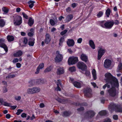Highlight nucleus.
Masks as SVG:
<instances>
[{"mask_svg": "<svg viewBox=\"0 0 122 122\" xmlns=\"http://www.w3.org/2000/svg\"><path fill=\"white\" fill-rule=\"evenodd\" d=\"M105 80L106 82L110 83L111 85L118 86V83L117 80L115 77H113L110 73H107L105 75Z\"/></svg>", "mask_w": 122, "mask_h": 122, "instance_id": "obj_1", "label": "nucleus"}, {"mask_svg": "<svg viewBox=\"0 0 122 122\" xmlns=\"http://www.w3.org/2000/svg\"><path fill=\"white\" fill-rule=\"evenodd\" d=\"M110 111L114 110L116 112H122V107L114 103H111L109 106Z\"/></svg>", "mask_w": 122, "mask_h": 122, "instance_id": "obj_2", "label": "nucleus"}, {"mask_svg": "<svg viewBox=\"0 0 122 122\" xmlns=\"http://www.w3.org/2000/svg\"><path fill=\"white\" fill-rule=\"evenodd\" d=\"M111 86L112 87L108 90V94L109 96L112 97H114L117 95L115 87H118L119 86H118L113 85V86L111 85Z\"/></svg>", "mask_w": 122, "mask_h": 122, "instance_id": "obj_3", "label": "nucleus"}, {"mask_svg": "<svg viewBox=\"0 0 122 122\" xmlns=\"http://www.w3.org/2000/svg\"><path fill=\"white\" fill-rule=\"evenodd\" d=\"M114 23L113 21H107L104 24L102 23L101 24V26L102 27L106 29H110L113 26Z\"/></svg>", "mask_w": 122, "mask_h": 122, "instance_id": "obj_4", "label": "nucleus"}, {"mask_svg": "<svg viewBox=\"0 0 122 122\" xmlns=\"http://www.w3.org/2000/svg\"><path fill=\"white\" fill-rule=\"evenodd\" d=\"M22 17L19 15L16 16L14 18V24L16 25H19L22 23Z\"/></svg>", "mask_w": 122, "mask_h": 122, "instance_id": "obj_5", "label": "nucleus"}, {"mask_svg": "<svg viewBox=\"0 0 122 122\" xmlns=\"http://www.w3.org/2000/svg\"><path fill=\"white\" fill-rule=\"evenodd\" d=\"M78 61V58L76 57L72 56L70 57L68 60V64L69 65L75 64Z\"/></svg>", "mask_w": 122, "mask_h": 122, "instance_id": "obj_6", "label": "nucleus"}, {"mask_svg": "<svg viewBox=\"0 0 122 122\" xmlns=\"http://www.w3.org/2000/svg\"><path fill=\"white\" fill-rule=\"evenodd\" d=\"M56 55L55 58V62L57 63L59 62L62 60V55L58 51L56 52Z\"/></svg>", "mask_w": 122, "mask_h": 122, "instance_id": "obj_7", "label": "nucleus"}, {"mask_svg": "<svg viewBox=\"0 0 122 122\" xmlns=\"http://www.w3.org/2000/svg\"><path fill=\"white\" fill-rule=\"evenodd\" d=\"M77 66L79 69L82 71H85L87 68L86 65L82 62H78L77 63Z\"/></svg>", "mask_w": 122, "mask_h": 122, "instance_id": "obj_8", "label": "nucleus"}, {"mask_svg": "<svg viewBox=\"0 0 122 122\" xmlns=\"http://www.w3.org/2000/svg\"><path fill=\"white\" fill-rule=\"evenodd\" d=\"M5 40L2 39H0V47L3 48L6 52L8 51V48L6 45L5 44Z\"/></svg>", "mask_w": 122, "mask_h": 122, "instance_id": "obj_9", "label": "nucleus"}, {"mask_svg": "<svg viewBox=\"0 0 122 122\" xmlns=\"http://www.w3.org/2000/svg\"><path fill=\"white\" fill-rule=\"evenodd\" d=\"M105 51L104 49L101 48L99 50L98 55L97 58L98 60H100V59L103 55L105 53Z\"/></svg>", "mask_w": 122, "mask_h": 122, "instance_id": "obj_10", "label": "nucleus"}, {"mask_svg": "<svg viewBox=\"0 0 122 122\" xmlns=\"http://www.w3.org/2000/svg\"><path fill=\"white\" fill-rule=\"evenodd\" d=\"M111 63V61L109 59H106L104 62V66L107 68H109L110 66Z\"/></svg>", "mask_w": 122, "mask_h": 122, "instance_id": "obj_11", "label": "nucleus"}, {"mask_svg": "<svg viewBox=\"0 0 122 122\" xmlns=\"http://www.w3.org/2000/svg\"><path fill=\"white\" fill-rule=\"evenodd\" d=\"M95 115V112L92 111H88L86 114V116L88 117H92L94 116Z\"/></svg>", "mask_w": 122, "mask_h": 122, "instance_id": "obj_12", "label": "nucleus"}, {"mask_svg": "<svg viewBox=\"0 0 122 122\" xmlns=\"http://www.w3.org/2000/svg\"><path fill=\"white\" fill-rule=\"evenodd\" d=\"M67 44L69 46H73L74 45V42L72 39H68L66 41Z\"/></svg>", "mask_w": 122, "mask_h": 122, "instance_id": "obj_13", "label": "nucleus"}, {"mask_svg": "<svg viewBox=\"0 0 122 122\" xmlns=\"http://www.w3.org/2000/svg\"><path fill=\"white\" fill-rule=\"evenodd\" d=\"M64 73V70L62 67H59L57 69V74L58 75H61Z\"/></svg>", "mask_w": 122, "mask_h": 122, "instance_id": "obj_14", "label": "nucleus"}, {"mask_svg": "<svg viewBox=\"0 0 122 122\" xmlns=\"http://www.w3.org/2000/svg\"><path fill=\"white\" fill-rule=\"evenodd\" d=\"M91 90L90 89H87L84 91L85 95L87 97H90L91 96Z\"/></svg>", "mask_w": 122, "mask_h": 122, "instance_id": "obj_15", "label": "nucleus"}, {"mask_svg": "<svg viewBox=\"0 0 122 122\" xmlns=\"http://www.w3.org/2000/svg\"><path fill=\"white\" fill-rule=\"evenodd\" d=\"M51 39L50 35L48 34H46V38L45 42L46 44H48L50 41Z\"/></svg>", "mask_w": 122, "mask_h": 122, "instance_id": "obj_16", "label": "nucleus"}, {"mask_svg": "<svg viewBox=\"0 0 122 122\" xmlns=\"http://www.w3.org/2000/svg\"><path fill=\"white\" fill-rule=\"evenodd\" d=\"M44 64L43 63H41L37 67L36 69V71L35 72V73L36 74H37L39 73L40 70L43 68L44 67Z\"/></svg>", "mask_w": 122, "mask_h": 122, "instance_id": "obj_17", "label": "nucleus"}, {"mask_svg": "<svg viewBox=\"0 0 122 122\" xmlns=\"http://www.w3.org/2000/svg\"><path fill=\"white\" fill-rule=\"evenodd\" d=\"M73 16L72 15H67L65 20L66 22H68L70 21L73 18Z\"/></svg>", "mask_w": 122, "mask_h": 122, "instance_id": "obj_18", "label": "nucleus"}, {"mask_svg": "<svg viewBox=\"0 0 122 122\" xmlns=\"http://www.w3.org/2000/svg\"><path fill=\"white\" fill-rule=\"evenodd\" d=\"M36 84L37 85L44 84L45 83V81L44 80L38 79L35 80Z\"/></svg>", "mask_w": 122, "mask_h": 122, "instance_id": "obj_19", "label": "nucleus"}, {"mask_svg": "<svg viewBox=\"0 0 122 122\" xmlns=\"http://www.w3.org/2000/svg\"><path fill=\"white\" fill-rule=\"evenodd\" d=\"M74 85L76 87L80 88L81 87V83L77 81H75L73 82Z\"/></svg>", "mask_w": 122, "mask_h": 122, "instance_id": "obj_20", "label": "nucleus"}, {"mask_svg": "<svg viewBox=\"0 0 122 122\" xmlns=\"http://www.w3.org/2000/svg\"><path fill=\"white\" fill-rule=\"evenodd\" d=\"M81 58L83 61L86 62L88 60L87 56L85 55L82 54L81 55Z\"/></svg>", "mask_w": 122, "mask_h": 122, "instance_id": "obj_21", "label": "nucleus"}, {"mask_svg": "<svg viewBox=\"0 0 122 122\" xmlns=\"http://www.w3.org/2000/svg\"><path fill=\"white\" fill-rule=\"evenodd\" d=\"M22 53L21 51H19L14 54V56L15 57H20L21 56Z\"/></svg>", "mask_w": 122, "mask_h": 122, "instance_id": "obj_22", "label": "nucleus"}, {"mask_svg": "<svg viewBox=\"0 0 122 122\" xmlns=\"http://www.w3.org/2000/svg\"><path fill=\"white\" fill-rule=\"evenodd\" d=\"M35 3V2L31 0L29 1L28 2V3L29 4V7L30 8H32L34 5V4Z\"/></svg>", "mask_w": 122, "mask_h": 122, "instance_id": "obj_23", "label": "nucleus"}, {"mask_svg": "<svg viewBox=\"0 0 122 122\" xmlns=\"http://www.w3.org/2000/svg\"><path fill=\"white\" fill-rule=\"evenodd\" d=\"M71 114L70 112L66 111L63 112L62 115L63 117H66L70 115Z\"/></svg>", "mask_w": 122, "mask_h": 122, "instance_id": "obj_24", "label": "nucleus"}, {"mask_svg": "<svg viewBox=\"0 0 122 122\" xmlns=\"http://www.w3.org/2000/svg\"><path fill=\"white\" fill-rule=\"evenodd\" d=\"M122 71V63H120L119 64L118 66V68L117 71L118 72H121Z\"/></svg>", "mask_w": 122, "mask_h": 122, "instance_id": "obj_25", "label": "nucleus"}, {"mask_svg": "<svg viewBox=\"0 0 122 122\" xmlns=\"http://www.w3.org/2000/svg\"><path fill=\"white\" fill-rule=\"evenodd\" d=\"M89 44L90 46L92 49H95V46L94 42L92 40H91L89 41Z\"/></svg>", "mask_w": 122, "mask_h": 122, "instance_id": "obj_26", "label": "nucleus"}, {"mask_svg": "<svg viewBox=\"0 0 122 122\" xmlns=\"http://www.w3.org/2000/svg\"><path fill=\"white\" fill-rule=\"evenodd\" d=\"M27 92L29 94H34L33 87L28 89L27 90Z\"/></svg>", "mask_w": 122, "mask_h": 122, "instance_id": "obj_27", "label": "nucleus"}, {"mask_svg": "<svg viewBox=\"0 0 122 122\" xmlns=\"http://www.w3.org/2000/svg\"><path fill=\"white\" fill-rule=\"evenodd\" d=\"M34 23V20L31 18L30 17L28 20V25L30 26H31L33 25Z\"/></svg>", "mask_w": 122, "mask_h": 122, "instance_id": "obj_28", "label": "nucleus"}, {"mask_svg": "<svg viewBox=\"0 0 122 122\" xmlns=\"http://www.w3.org/2000/svg\"><path fill=\"white\" fill-rule=\"evenodd\" d=\"M33 88L34 94L39 92L41 90L40 88L38 87H33Z\"/></svg>", "mask_w": 122, "mask_h": 122, "instance_id": "obj_29", "label": "nucleus"}, {"mask_svg": "<svg viewBox=\"0 0 122 122\" xmlns=\"http://www.w3.org/2000/svg\"><path fill=\"white\" fill-rule=\"evenodd\" d=\"M28 83L29 84V86L31 87L33 86L34 84H36L35 80H32L30 81Z\"/></svg>", "mask_w": 122, "mask_h": 122, "instance_id": "obj_30", "label": "nucleus"}, {"mask_svg": "<svg viewBox=\"0 0 122 122\" xmlns=\"http://www.w3.org/2000/svg\"><path fill=\"white\" fill-rule=\"evenodd\" d=\"M64 36H62L59 39V45L60 46H61L62 45V44L65 40V38L64 37Z\"/></svg>", "mask_w": 122, "mask_h": 122, "instance_id": "obj_31", "label": "nucleus"}, {"mask_svg": "<svg viewBox=\"0 0 122 122\" xmlns=\"http://www.w3.org/2000/svg\"><path fill=\"white\" fill-rule=\"evenodd\" d=\"M7 39L9 41H13L14 39V37L11 36H7Z\"/></svg>", "mask_w": 122, "mask_h": 122, "instance_id": "obj_32", "label": "nucleus"}, {"mask_svg": "<svg viewBox=\"0 0 122 122\" xmlns=\"http://www.w3.org/2000/svg\"><path fill=\"white\" fill-rule=\"evenodd\" d=\"M92 73L94 79L95 80H96L97 79V77L96 76V71L95 69H93V70Z\"/></svg>", "mask_w": 122, "mask_h": 122, "instance_id": "obj_33", "label": "nucleus"}, {"mask_svg": "<svg viewBox=\"0 0 122 122\" xmlns=\"http://www.w3.org/2000/svg\"><path fill=\"white\" fill-rule=\"evenodd\" d=\"M107 111L105 110L99 112V114L101 116H105L107 114Z\"/></svg>", "mask_w": 122, "mask_h": 122, "instance_id": "obj_34", "label": "nucleus"}, {"mask_svg": "<svg viewBox=\"0 0 122 122\" xmlns=\"http://www.w3.org/2000/svg\"><path fill=\"white\" fill-rule=\"evenodd\" d=\"M52 69V67L51 66H50L47 67L44 71V72L45 73L47 72L50 71Z\"/></svg>", "mask_w": 122, "mask_h": 122, "instance_id": "obj_35", "label": "nucleus"}, {"mask_svg": "<svg viewBox=\"0 0 122 122\" xmlns=\"http://www.w3.org/2000/svg\"><path fill=\"white\" fill-rule=\"evenodd\" d=\"M5 23L2 19L0 20V26L1 27L4 26L5 25Z\"/></svg>", "mask_w": 122, "mask_h": 122, "instance_id": "obj_36", "label": "nucleus"}, {"mask_svg": "<svg viewBox=\"0 0 122 122\" xmlns=\"http://www.w3.org/2000/svg\"><path fill=\"white\" fill-rule=\"evenodd\" d=\"M2 10L5 13V14L7 13L9 11V10L6 7H3L2 8Z\"/></svg>", "mask_w": 122, "mask_h": 122, "instance_id": "obj_37", "label": "nucleus"}, {"mask_svg": "<svg viewBox=\"0 0 122 122\" xmlns=\"http://www.w3.org/2000/svg\"><path fill=\"white\" fill-rule=\"evenodd\" d=\"M15 77V75L14 74H10L6 77V78L10 79L13 78Z\"/></svg>", "mask_w": 122, "mask_h": 122, "instance_id": "obj_38", "label": "nucleus"}, {"mask_svg": "<svg viewBox=\"0 0 122 122\" xmlns=\"http://www.w3.org/2000/svg\"><path fill=\"white\" fill-rule=\"evenodd\" d=\"M111 13V10L109 8H108L106 10V14L107 15V17H109V15L110 14V13Z\"/></svg>", "mask_w": 122, "mask_h": 122, "instance_id": "obj_39", "label": "nucleus"}, {"mask_svg": "<svg viewBox=\"0 0 122 122\" xmlns=\"http://www.w3.org/2000/svg\"><path fill=\"white\" fill-rule=\"evenodd\" d=\"M55 99L59 102L63 103L65 100L61 99L59 98H55Z\"/></svg>", "mask_w": 122, "mask_h": 122, "instance_id": "obj_40", "label": "nucleus"}, {"mask_svg": "<svg viewBox=\"0 0 122 122\" xmlns=\"http://www.w3.org/2000/svg\"><path fill=\"white\" fill-rule=\"evenodd\" d=\"M110 85H111L110 83H107L103 86V89H105L106 87H107L108 88H109L110 87Z\"/></svg>", "mask_w": 122, "mask_h": 122, "instance_id": "obj_41", "label": "nucleus"}, {"mask_svg": "<svg viewBox=\"0 0 122 122\" xmlns=\"http://www.w3.org/2000/svg\"><path fill=\"white\" fill-rule=\"evenodd\" d=\"M69 70L71 72L74 71H76V68L74 66H73L69 68Z\"/></svg>", "mask_w": 122, "mask_h": 122, "instance_id": "obj_42", "label": "nucleus"}, {"mask_svg": "<svg viewBox=\"0 0 122 122\" xmlns=\"http://www.w3.org/2000/svg\"><path fill=\"white\" fill-rule=\"evenodd\" d=\"M103 13L102 11H100L99 12L97 15V16L98 18L101 17L103 15Z\"/></svg>", "mask_w": 122, "mask_h": 122, "instance_id": "obj_43", "label": "nucleus"}, {"mask_svg": "<svg viewBox=\"0 0 122 122\" xmlns=\"http://www.w3.org/2000/svg\"><path fill=\"white\" fill-rule=\"evenodd\" d=\"M3 105L4 106L8 107H10L11 105L10 103H9L6 102H5Z\"/></svg>", "mask_w": 122, "mask_h": 122, "instance_id": "obj_44", "label": "nucleus"}, {"mask_svg": "<svg viewBox=\"0 0 122 122\" xmlns=\"http://www.w3.org/2000/svg\"><path fill=\"white\" fill-rule=\"evenodd\" d=\"M50 23L51 24L52 26L54 25L55 24V23L54 21L51 19L50 20Z\"/></svg>", "mask_w": 122, "mask_h": 122, "instance_id": "obj_45", "label": "nucleus"}, {"mask_svg": "<svg viewBox=\"0 0 122 122\" xmlns=\"http://www.w3.org/2000/svg\"><path fill=\"white\" fill-rule=\"evenodd\" d=\"M90 74V71L88 70H86V71L85 73V75L86 76H89Z\"/></svg>", "mask_w": 122, "mask_h": 122, "instance_id": "obj_46", "label": "nucleus"}, {"mask_svg": "<svg viewBox=\"0 0 122 122\" xmlns=\"http://www.w3.org/2000/svg\"><path fill=\"white\" fill-rule=\"evenodd\" d=\"M23 111L22 110L19 109L17 110V112L16 113V114L17 115H19L21 112H22Z\"/></svg>", "mask_w": 122, "mask_h": 122, "instance_id": "obj_47", "label": "nucleus"}, {"mask_svg": "<svg viewBox=\"0 0 122 122\" xmlns=\"http://www.w3.org/2000/svg\"><path fill=\"white\" fill-rule=\"evenodd\" d=\"M67 30H64L63 31L61 32L60 34L61 35L63 36L67 32Z\"/></svg>", "mask_w": 122, "mask_h": 122, "instance_id": "obj_48", "label": "nucleus"}, {"mask_svg": "<svg viewBox=\"0 0 122 122\" xmlns=\"http://www.w3.org/2000/svg\"><path fill=\"white\" fill-rule=\"evenodd\" d=\"M22 15H23V16L24 18L26 19H28V17L26 14L24 12H23L22 13Z\"/></svg>", "mask_w": 122, "mask_h": 122, "instance_id": "obj_49", "label": "nucleus"}, {"mask_svg": "<svg viewBox=\"0 0 122 122\" xmlns=\"http://www.w3.org/2000/svg\"><path fill=\"white\" fill-rule=\"evenodd\" d=\"M84 110V109L83 107H80L79 108H78L77 109V110L78 111L80 112L81 111H82Z\"/></svg>", "mask_w": 122, "mask_h": 122, "instance_id": "obj_50", "label": "nucleus"}, {"mask_svg": "<svg viewBox=\"0 0 122 122\" xmlns=\"http://www.w3.org/2000/svg\"><path fill=\"white\" fill-rule=\"evenodd\" d=\"M19 59L18 58H14L13 61L12 62L14 63H15L18 61Z\"/></svg>", "mask_w": 122, "mask_h": 122, "instance_id": "obj_51", "label": "nucleus"}, {"mask_svg": "<svg viewBox=\"0 0 122 122\" xmlns=\"http://www.w3.org/2000/svg\"><path fill=\"white\" fill-rule=\"evenodd\" d=\"M15 98L16 100L17 101H20L21 99V97L20 96H19L15 97Z\"/></svg>", "mask_w": 122, "mask_h": 122, "instance_id": "obj_52", "label": "nucleus"}, {"mask_svg": "<svg viewBox=\"0 0 122 122\" xmlns=\"http://www.w3.org/2000/svg\"><path fill=\"white\" fill-rule=\"evenodd\" d=\"M34 42L33 41H29L28 44L30 46H34Z\"/></svg>", "mask_w": 122, "mask_h": 122, "instance_id": "obj_53", "label": "nucleus"}, {"mask_svg": "<svg viewBox=\"0 0 122 122\" xmlns=\"http://www.w3.org/2000/svg\"><path fill=\"white\" fill-rule=\"evenodd\" d=\"M104 122H111V121L109 118H107L105 120Z\"/></svg>", "mask_w": 122, "mask_h": 122, "instance_id": "obj_54", "label": "nucleus"}, {"mask_svg": "<svg viewBox=\"0 0 122 122\" xmlns=\"http://www.w3.org/2000/svg\"><path fill=\"white\" fill-rule=\"evenodd\" d=\"M3 92L4 93H5L7 92V88L5 87L4 86L3 89Z\"/></svg>", "mask_w": 122, "mask_h": 122, "instance_id": "obj_55", "label": "nucleus"}, {"mask_svg": "<svg viewBox=\"0 0 122 122\" xmlns=\"http://www.w3.org/2000/svg\"><path fill=\"white\" fill-rule=\"evenodd\" d=\"M82 41V39L81 38H79L77 40V42L79 43H81Z\"/></svg>", "mask_w": 122, "mask_h": 122, "instance_id": "obj_56", "label": "nucleus"}, {"mask_svg": "<svg viewBox=\"0 0 122 122\" xmlns=\"http://www.w3.org/2000/svg\"><path fill=\"white\" fill-rule=\"evenodd\" d=\"M45 106L44 104L43 103H41L39 105V107L41 108H43Z\"/></svg>", "mask_w": 122, "mask_h": 122, "instance_id": "obj_57", "label": "nucleus"}, {"mask_svg": "<svg viewBox=\"0 0 122 122\" xmlns=\"http://www.w3.org/2000/svg\"><path fill=\"white\" fill-rule=\"evenodd\" d=\"M28 40L26 38H24V39L23 43L25 44L27 43Z\"/></svg>", "mask_w": 122, "mask_h": 122, "instance_id": "obj_58", "label": "nucleus"}, {"mask_svg": "<svg viewBox=\"0 0 122 122\" xmlns=\"http://www.w3.org/2000/svg\"><path fill=\"white\" fill-rule=\"evenodd\" d=\"M34 33L29 32L28 33V35L30 36H32L33 35Z\"/></svg>", "mask_w": 122, "mask_h": 122, "instance_id": "obj_59", "label": "nucleus"}, {"mask_svg": "<svg viewBox=\"0 0 122 122\" xmlns=\"http://www.w3.org/2000/svg\"><path fill=\"white\" fill-rule=\"evenodd\" d=\"M56 89L57 91H61V89L60 87H59L58 84H57V87L56 88Z\"/></svg>", "mask_w": 122, "mask_h": 122, "instance_id": "obj_60", "label": "nucleus"}, {"mask_svg": "<svg viewBox=\"0 0 122 122\" xmlns=\"http://www.w3.org/2000/svg\"><path fill=\"white\" fill-rule=\"evenodd\" d=\"M113 118L114 119L117 120V119L118 118V116L117 115H114L113 116Z\"/></svg>", "mask_w": 122, "mask_h": 122, "instance_id": "obj_61", "label": "nucleus"}, {"mask_svg": "<svg viewBox=\"0 0 122 122\" xmlns=\"http://www.w3.org/2000/svg\"><path fill=\"white\" fill-rule=\"evenodd\" d=\"M21 66V64L19 63H17L16 64V66L18 68H20Z\"/></svg>", "mask_w": 122, "mask_h": 122, "instance_id": "obj_62", "label": "nucleus"}, {"mask_svg": "<svg viewBox=\"0 0 122 122\" xmlns=\"http://www.w3.org/2000/svg\"><path fill=\"white\" fill-rule=\"evenodd\" d=\"M26 114L25 113H22L21 115V117H26Z\"/></svg>", "mask_w": 122, "mask_h": 122, "instance_id": "obj_63", "label": "nucleus"}, {"mask_svg": "<svg viewBox=\"0 0 122 122\" xmlns=\"http://www.w3.org/2000/svg\"><path fill=\"white\" fill-rule=\"evenodd\" d=\"M77 4L76 3H73L71 4V6L73 8H74L76 7Z\"/></svg>", "mask_w": 122, "mask_h": 122, "instance_id": "obj_64", "label": "nucleus"}]
</instances>
